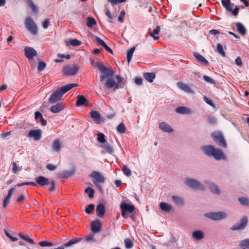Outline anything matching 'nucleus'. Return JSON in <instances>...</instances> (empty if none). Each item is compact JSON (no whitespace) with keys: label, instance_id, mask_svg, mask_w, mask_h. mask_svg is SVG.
Segmentation results:
<instances>
[{"label":"nucleus","instance_id":"47","mask_svg":"<svg viewBox=\"0 0 249 249\" xmlns=\"http://www.w3.org/2000/svg\"><path fill=\"white\" fill-rule=\"evenodd\" d=\"M69 43L72 46H77L81 44V42L76 38L70 40Z\"/></svg>","mask_w":249,"mask_h":249},{"label":"nucleus","instance_id":"19","mask_svg":"<svg viewBox=\"0 0 249 249\" xmlns=\"http://www.w3.org/2000/svg\"><path fill=\"white\" fill-rule=\"evenodd\" d=\"M101 223L99 220H95L91 225V229L93 232H98L101 230Z\"/></svg>","mask_w":249,"mask_h":249},{"label":"nucleus","instance_id":"53","mask_svg":"<svg viewBox=\"0 0 249 249\" xmlns=\"http://www.w3.org/2000/svg\"><path fill=\"white\" fill-rule=\"evenodd\" d=\"M125 12L124 11V10H122L120 12V15L118 18V21L120 22L123 23L124 22V18L125 17Z\"/></svg>","mask_w":249,"mask_h":249},{"label":"nucleus","instance_id":"52","mask_svg":"<svg viewBox=\"0 0 249 249\" xmlns=\"http://www.w3.org/2000/svg\"><path fill=\"white\" fill-rule=\"evenodd\" d=\"M94 210V205L93 204H89L86 209L85 212L89 214L93 212Z\"/></svg>","mask_w":249,"mask_h":249},{"label":"nucleus","instance_id":"64","mask_svg":"<svg viewBox=\"0 0 249 249\" xmlns=\"http://www.w3.org/2000/svg\"><path fill=\"white\" fill-rule=\"evenodd\" d=\"M135 83L137 85H141L142 84V79L141 77H136Z\"/></svg>","mask_w":249,"mask_h":249},{"label":"nucleus","instance_id":"20","mask_svg":"<svg viewBox=\"0 0 249 249\" xmlns=\"http://www.w3.org/2000/svg\"><path fill=\"white\" fill-rule=\"evenodd\" d=\"M64 107V104L62 103H57L56 105L52 106L50 110L52 112L56 113L61 111Z\"/></svg>","mask_w":249,"mask_h":249},{"label":"nucleus","instance_id":"42","mask_svg":"<svg viewBox=\"0 0 249 249\" xmlns=\"http://www.w3.org/2000/svg\"><path fill=\"white\" fill-rule=\"evenodd\" d=\"M74 173L73 170H71L70 171H64L61 174V177L62 178H68L70 177Z\"/></svg>","mask_w":249,"mask_h":249},{"label":"nucleus","instance_id":"34","mask_svg":"<svg viewBox=\"0 0 249 249\" xmlns=\"http://www.w3.org/2000/svg\"><path fill=\"white\" fill-rule=\"evenodd\" d=\"M235 25L237 27V31L239 34H241L242 35H246L247 33L246 29L241 23L237 22Z\"/></svg>","mask_w":249,"mask_h":249},{"label":"nucleus","instance_id":"46","mask_svg":"<svg viewBox=\"0 0 249 249\" xmlns=\"http://www.w3.org/2000/svg\"><path fill=\"white\" fill-rule=\"evenodd\" d=\"M117 130L118 132L121 133H124L125 132L126 130V127L124 124V123H120L117 126Z\"/></svg>","mask_w":249,"mask_h":249},{"label":"nucleus","instance_id":"45","mask_svg":"<svg viewBox=\"0 0 249 249\" xmlns=\"http://www.w3.org/2000/svg\"><path fill=\"white\" fill-rule=\"evenodd\" d=\"M39 245L42 247H51L53 246L55 244L52 242H48L46 241H43L39 242Z\"/></svg>","mask_w":249,"mask_h":249},{"label":"nucleus","instance_id":"24","mask_svg":"<svg viewBox=\"0 0 249 249\" xmlns=\"http://www.w3.org/2000/svg\"><path fill=\"white\" fill-rule=\"evenodd\" d=\"M160 27L157 26L155 29H154L152 32H148L147 33V36H150L152 37L155 40H157L159 39V36H158L160 32Z\"/></svg>","mask_w":249,"mask_h":249},{"label":"nucleus","instance_id":"29","mask_svg":"<svg viewBox=\"0 0 249 249\" xmlns=\"http://www.w3.org/2000/svg\"><path fill=\"white\" fill-rule=\"evenodd\" d=\"M90 115L97 123H99L101 120V115L98 111L92 110L90 112Z\"/></svg>","mask_w":249,"mask_h":249},{"label":"nucleus","instance_id":"22","mask_svg":"<svg viewBox=\"0 0 249 249\" xmlns=\"http://www.w3.org/2000/svg\"><path fill=\"white\" fill-rule=\"evenodd\" d=\"M120 208L124 209L126 212L132 213L134 212L135 207L134 205H130L125 202L122 203L120 205Z\"/></svg>","mask_w":249,"mask_h":249},{"label":"nucleus","instance_id":"4","mask_svg":"<svg viewBox=\"0 0 249 249\" xmlns=\"http://www.w3.org/2000/svg\"><path fill=\"white\" fill-rule=\"evenodd\" d=\"M89 177L92 178V182L97 189L100 192L103 193V190L101 184L105 182V177L100 173L95 171H92L89 175Z\"/></svg>","mask_w":249,"mask_h":249},{"label":"nucleus","instance_id":"35","mask_svg":"<svg viewBox=\"0 0 249 249\" xmlns=\"http://www.w3.org/2000/svg\"><path fill=\"white\" fill-rule=\"evenodd\" d=\"M61 146V145L60 141L58 140H55L53 142L52 148L53 151L58 152L60 150Z\"/></svg>","mask_w":249,"mask_h":249},{"label":"nucleus","instance_id":"37","mask_svg":"<svg viewBox=\"0 0 249 249\" xmlns=\"http://www.w3.org/2000/svg\"><path fill=\"white\" fill-rule=\"evenodd\" d=\"M239 246L241 249H249V238L242 240Z\"/></svg>","mask_w":249,"mask_h":249},{"label":"nucleus","instance_id":"58","mask_svg":"<svg viewBox=\"0 0 249 249\" xmlns=\"http://www.w3.org/2000/svg\"><path fill=\"white\" fill-rule=\"evenodd\" d=\"M25 198V197L24 195L20 194L18 197H17L16 201L17 202L19 203H22L23 201H24V199Z\"/></svg>","mask_w":249,"mask_h":249},{"label":"nucleus","instance_id":"54","mask_svg":"<svg viewBox=\"0 0 249 249\" xmlns=\"http://www.w3.org/2000/svg\"><path fill=\"white\" fill-rule=\"evenodd\" d=\"M50 187L49 189V190L50 192H53L55 190V183L54 180H52L50 182Z\"/></svg>","mask_w":249,"mask_h":249},{"label":"nucleus","instance_id":"33","mask_svg":"<svg viewBox=\"0 0 249 249\" xmlns=\"http://www.w3.org/2000/svg\"><path fill=\"white\" fill-rule=\"evenodd\" d=\"M144 78L149 82L151 83L156 77V75L153 72H145L143 74Z\"/></svg>","mask_w":249,"mask_h":249},{"label":"nucleus","instance_id":"59","mask_svg":"<svg viewBox=\"0 0 249 249\" xmlns=\"http://www.w3.org/2000/svg\"><path fill=\"white\" fill-rule=\"evenodd\" d=\"M50 20L49 18H46L42 23V27L44 29L48 28L50 24Z\"/></svg>","mask_w":249,"mask_h":249},{"label":"nucleus","instance_id":"31","mask_svg":"<svg viewBox=\"0 0 249 249\" xmlns=\"http://www.w3.org/2000/svg\"><path fill=\"white\" fill-rule=\"evenodd\" d=\"M18 235L25 241L27 242L32 245L35 244L34 240L32 238H30L28 234H24L21 232H19L18 233Z\"/></svg>","mask_w":249,"mask_h":249},{"label":"nucleus","instance_id":"21","mask_svg":"<svg viewBox=\"0 0 249 249\" xmlns=\"http://www.w3.org/2000/svg\"><path fill=\"white\" fill-rule=\"evenodd\" d=\"M205 183L206 184H209V188L213 193L218 195L220 194L221 192L217 185L213 183H209L207 181H205Z\"/></svg>","mask_w":249,"mask_h":249},{"label":"nucleus","instance_id":"16","mask_svg":"<svg viewBox=\"0 0 249 249\" xmlns=\"http://www.w3.org/2000/svg\"><path fill=\"white\" fill-rule=\"evenodd\" d=\"M36 183L41 186L47 185L50 183L49 180L48 178L43 176H39L36 178Z\"/></svg>","mask_w":249,"mask_h":249},{"label":"nucleus","instance_id":"8","mask_svg":"<svg viewBox=\"0 0 249 249\" xmlns=\"http://www.w3.org/2000/svg\"><path fill=\"white\" fill-rule=\"evenodd\" d=\"M185 183L190 187L200 190H204V187L197 180L186 178L184 181Z\"/></svg>","mask_w":249,"mask_h":249},{"label":"nucleus","instance_id":"40","mask_svg":"<svg viewBox=\"0 0 249 249\" xmlns=\"http://www.w3.org/2000/svg\"><path fill=\"white\" fill-rule=\"evenodd\" d=\"M135 50V47H133L131 48L127 53V61L128 63H129L131 61L133 56V53Z\"/></svg>","mask_w":249,"mask_h":249},{"label":"nucleus","instance_id":"30","mask_svg":"<svg viewBox=\"0 0 249 249\" xmlns=\"http://www.w3.org/2000/svg\"><path fill=\"white\" fill-rule=\"evenodd\" d=\"M194 56L204 65H207L208 61L201 55L198 53H197L195 52L194 53Z\"/></svg>","mask_w":249,"mask_h":249},{"label":"nucleus","instance_id":"10","mask_svg":"<svg viewBox=\"0 0 249 249\" xmlns=\"http://www.w3.org/2000/svg\"><path fill=\"white\" fill-rule=\"evenodd\" d=\"M205 216L213 220H220L225 218L227 214L224 212L209 213L205 214Z\"/></svg>","mask_w":249,"mask_h":249},{"label":"nucleus","instance_id":"57","mask_svg":"<svg viewBox=\"0 0 249 249\" xmlns=\"http://www.w3.org/2000/svg\"><path fill=\"white\" fill-rule=\"evenodd\" d=\"M203 100L204 101L207 103L208 104V105H209L210 106H212V107H213L214 106V104L212 101V100L211 99H210L209 98H208V97H207L206 96H204L203 97Z\"/></svg>","mask_w":249,"mask_h":249},{"label":"nucleus","instance_id":"11","mask_svg":"<svg viewBox=\"0 0 249 249\" xmlns=\"http://www.w3.org/2000/svg\"><path fill=\"white\" fill-rule=\"evenodd\" d=\"M222 4L227 11L232 12L234 16H237L238 14V7L236 6V7L233 9L234 4L231 3L230 0L226 1L225 2L222 1Z\"/></svg>","mask_w":249,"mask_h":249},{"label":"nucleus","instance_id":"50","mask_svg":"<svg viewBox=\"0 0 249 249\" xmlns=\"http://www.w3.org/2000/svg\"><path fill=\"white\" fill-rule=\"evenodd\" d=\"M124 244H125V246L127 249L131 248L133 245L132 241L128 238H126L125 239Z\"/></svg>","mask_w":249,"mask_h":249},{"label":"nucleus","instance_id":"17","mask_svg":"<svg viewBox=\"0 0 249 249\" xmlns=\"http://www.w3.org/2000/svg\"><path fill=\"white\" fill-rule=\"evenodd\" d=\"M106 212L105 207L104 204L100 203L96 207L97 215L100 218H103Z\"/></svg>","mask_w":249,"mask_h":249},{"label":"nucleus","instance_id":"48","mask_svg":"<svg viewBox=\"0 0 249 249\" xmlns=\"http://www.w3.org/2000/svg\"><path fill=\"white\" fill-rule=\"evenodd\" d=\"M97 140L102 144L107 142L105 138V135L102 133H98Z\"/></svg>","mask_w":249,"mask_h":249},{"label":"nucleus","instance_id":"14","mask_svg":"<svg viewBox=\"0 0 249 249\" xmlns=\"http://www.w3.org/2000/svg\"><path fill=\"white\" fill-rule=\"evenodd\" d=\"M28 136L34 138L35 141H38L41 138V131L40 129L32 130L29 131Z\"/></svg>","mask_w":249,"mask_h":249},{"label":"nucleus","instance_id":"7","mask_svg":"<svg viewBox=\"0 0 249 249\" xmlns=\"http://www.w3.org/2000/svg\"><path fill=\"white\" fill-rule=\"evenodd\" d=\"M79 69L78 64L67 65L63 67V72L67 76H73L75 75Z\"/></svg>","mask_w":249,"mask_h":249},{"label":"nucleus","instance_id":"13","mask_svg":"<svg viewBox=\"0 0 249 249\" xmlns=\"http://www.w3.org/2000/svg\"><path fill=\"white\" fill-rule=\"evenodd\" d=\"M16 189L15 187H13L9 190L8 194L3 201V207L5 208L7 207L8 204L9 203L11 197L13 194L15 193Z\"/></svg>","mask_w":249,"mask_h":249},{"label":"nucleus","instance_id":"49","mask_svg":"<svg viewBox=\"0 0 249 249\" xmlns=\"http://www.w3.org/2000/svg\"><path fill=\"white\" fill-rule=\"evenodd\" d=\"M122 171H123L124 174L127 177H129L131 175V171L130 169H129L128 168H127L125 165H124V167L122 169Z\"/></svg>","mask_w":249,"mask_h":249},{"label":"nucleus","instance_id":"9","mask_svg":"<svg viewBox=\"0 0 249 249\" xmlns=\"http://www.w3.org/2000/svg\"><path fill=\"white\" fill-rule=\"evenodd\" d=\"M248 221L247 217L244 216L242 217L239 222L235 223L231 228V230L232 231L243 230L247 226Z\"/></svg>","mask_w":249,"mask_h":249},{"label":"nucleus","instance_id":"12","mask_svg":"<svg viewBox=\"0 0 249 249\" xmlns=\"http://www.w3.org/2000/svg\"><path fill=\"white\" fill-rule=\"evenodd\" d=\"M25 55L29 60L37 55L36 51L32 47H25L24 48Z\"/></svg>","mask_w":249,"mask_h":249},{"label":"nucleus","instance_id":"44","mask_svg":"<svg viewBox=\"0 0 249 249\" xmlns=\"http://www.w3.org/2000/svg\"><path fill=\"white\" fill-rule=\"evenodd\" d=\"M87 20V25L89 27H92L96 24L95 19L89 17Z\"/></svg>","mask_w":249,"mask_h":249},{"label":"nucleus","instance_id":"61","mask_svg":"<svg viewBox=\"0 0 249 249\" xmlns=\"http://www.w3.org/2000/svg\"><path fill=\"white\" fill-rule=\"evenodd\" d=\"M12 165H13L12 170H13V172L15 174H17L18 172L19 171H20L21 170V169H18V166L16 162H14L13 163Z\"/></svg>","mask_w":249,"mask_h":249},{"label":"nucleus","instance_id":"55","mask_svg":"<svg viewBox=\"0 0 249 249\" xmlns=\"http://www.w3.org/2000/svg\"><path fill=\"white\" fill-rule=\"evenodd\" d=\"M204 80L207 82L210 83L211 84H215V81H214L213 79L207 75H204L203 77Z\"/></svg>","mask_w":249,"mask_h":249},{"label":"nucleus","instance_id":"26","mask_svg":"<svg viewBox=\"0 0 249 249\" xmlns=\"http://www.w3.org/2000/svg\"><path fill=\"white\" fill-rule=\"evenodd\" d=\"M101 147L108 154H112L114 152V149L112 146L107 142L102 144Z\"/></svg>","mask_w":249,"mask_h":249},{"label":"nucleus","instance_id":"51","mask_svg":"<svg viewBox=\"0 0 249 249\" xmlns=\"http://www.w3.org/2000/svg\"><path fill=\"white\" fill-rule=\"evenodd\" d=\"M46 64L43 61H39L38 63L37 70L39 71H43L46 68Z\"/></svg>","mask_w":249,"mask_h":249},{"label":"nucleus","instance_id":"32","mask_svg":"<svg viewBox=\"0 0 249 249\" xmlns=\"http://www.w3.org/2000/svg\"><path fill=\"white\" fill-rule=\"evenodd\" d=\"M176 111L179 114H189L191 112V110L185 107H179L176 108Z\"/></svg>","mask_w":249,"mask_h":249},{"label":"nucleus","instance_id":"27","mask_svg":"<svg viewBox=\"0 0 249 249\" xmlns=\"http://www.w3.org/2000/svg\"><path fill=\"white\" fill-rule=\"evenodd\" d=\"M160 209L164 212H170L172 209V206L165 202H160L159 205Z\"/></svg>","mask_w":249,"mask_h":249},{"label":"nucleus","instance_id":"62","mask_svg":"<svg viewBox=\"0 0 249 249\" xmlns=\"http://www.w3.org/2000/svg\"><path fill=\"white\" fill-rule=\"evenodd\" d=\"M46 168L50 171H54L56 169V166L52 163H49L47 165Z\"/></svg>","mask_w":249,"mask_h":249},{"label":"nucleus","instance_id":"39","mask_svg":"<svg viewBox=\"0 0 249 249\" xmlns=\"http://www.w3.org/2000/svg\"><path fill=\"white\" fill-rule=\"evenodd\" d=\"M172 198L175 203L177 205L181 206L183 204L184 201L183 198L175 196H172Z\"/></svg>","mask_w":249,"mask_h":249},{"label":"nucleus","instance_id":"43","mask_svg":"<svg viewBox=\"0 0 249 249\" xmlns=\"http://www.w3.org/2000/svg\"><path fill=\"white\" fill-rule=\"evenodd\" d=\"M240 203L244 206H249V199L245 197H241L238 198Z\"/></svg>","mask_w":249,"mask_h":249},{"label":"nucleus","instance_id":"1","mask_svg":"<svg viewBox=\"0 0 249 249\" xmlns=\"http://www.w3.org/2000/svg\"><path fill=\"white\" fill-rule=\"evenodd\" d=\"M96 66L100 72L103 73V75L100 76V81L103 83L106 78L107 79L105 83L107 88L108 89L112 88L118 89L122 87L119 84L122 82L123 78L119 75L116 76V79L117 80V83H116L115 81L111 78L114 74L112 69H109L106 67L103 62H97L96 63Z\"/></svg>","mask_w":249,"mask_h":249},{"label":"nucleus","instance_id":"15","mask_svg":"<svg viewBox=\"0 0 249 249\" xmlns=\"http://www.w3.org/2000/svg\"><path fill=\"white\" fill-rule=\"evenodd\" d=\"M82 240V237H76V238H72L71 240H70L68 242L64 243L63 244L64 247L66 248L72 247L74 246V245L77 244L79 242H80Z\"/></svg>","mask_w":249,"mask_h":249},{"label":"nucleus","instance_id":"28","mask_svg":"<svg viewBox=\"0 0 249 249\" xmlns=\"http://www.w3.org/2000/svg\"><path fill=\"white\" fill-rule=\"evenodd\" d=\"M177 86L179 89L188 93H191L193 92L192 90L190 89L189 86L186 84L182 82H178Z\"/></svg>","mask_w":249,"mask_h":249},{"label":"nucleus","instance_id":"60","mask_svg":"<svg viewBox=\"0 0 249 249\" xmlns=\"http://www.w3.org/2000/svg\"><path fill=\"white\" fill-rule=\"evenodd\" d=\"M235 64L241 67L243 65L242 61L240 56H238L235 60Z\"/></svg>","mask_w":249,"mask_h":249},{"label":"nucleus","instance_id":"25","mask_svg":"<svg viewBox=\"0 0 249 249\" xmlns=\"http://www.w3.org/2000/svg\"><path fill=\"white\" fill-rule=\"evenodd\" d=\"M159 128L162 130L169 133L173 131L172 127L165 122H161L159 124Z\"/></svg>","mask_w":249,"mask_h":249},{"label":"nucleus","instance_id":"23","mask_svg":"<svg viewBox=\"0 0 249 249\" xmlns=\"http://www.w3.org/2000/svg\"><path fill=\"white\" fill-rule=\"evenodd\" d=\"M204 232L200 230H196L193 232L192 233V237L196 240H200L201 239H202L204 237Z\"/></svg>","mask_w":249,"mask_h":249},{"label":"nucleus","instance_id":"3","mask_svg":"<svg viewBox=\"0 0 249 249\" xmlns=\"http://www.w3.org/2000/svg\"><path fill=\"white\" fill-rule=\"evenodd\" d=\"M202 150L207 156H212L216 160H225L226 157L222 151L215 148L212 145H206L202 147Z\"/></svg>","mask_w":249,"mask_h":249},{"label":"nucleus","instance_id":"41","mask_svg":"<svg viewBox=\"0 0 249 249\" xmlns=\"http://www.w3.org/2000/svg\"><path fill=\"white\" fill-rule=\"evenodd\" d=\"M85 193L87 194V195H88L89 197L90 198H92L94 196V190L91 188V187H87L85 190Z\"/></svg>","mask_w":249,"mask_h":249},{"label":"nucleus","instance_id":"56","mask_svg":"<svg viewBox=\"0 0 249 249\" xmlns=\"http://www.w3.org/2000/svg\"><path fill=\"white\" fill-rule=\"evenodd\" d=\"M126 0H108V1L111 3L112 5L117 4L118 3L125 2Z\"/></svg>","mask_w":249,"mask_h":249},{"label":"nucleus","instance_id":"63","mask_svg":"<svg viewBox=\"0 0 249 249\" xmlns=\"http://www.w3.org/2000/svg\"><path fill=\"white\" fill-rule=\"evenodd\" d=\"M95 40L102 47L104 46L106 43L98 36H95Z\"/></svg>","mask_w":249,"mask_h":249},{"label":"nucleus","instance_id":"6","mask_svg":"<svg viewBox=\"0 0 249 249\" xmlns=\"http://www.w3.org/2000/svg\"><path fill=\"white\" fill-rule=\"evenodd\" d=\"M25 25L27 30L33 35L37 34V28L34 20L30 17H27L25 20Z\"/></svg>","mask_w":249,"mask_h":249},{"label":"nucleus","instance_id":"5","mask_svg":"<svg viewBox=\"0 0 249 249\" xmlns=\"http://www.w3.org/2000/svg\"><path fill=\"white\" fill-rule=\"evenodd\" d=\"M213 141L219 145L224 148L227 147L226 141L223 134L220 131H214L211 134Z\"/></svg>","mask_w":249,"mask_h":249},{"label":"nucleus","instance_id":"38","mask_svg":"<svg viewBox=\"0 0 249 249\" xmlns=\"http://www.w3.org/2000/svg\"><path fill=\"white\" fill-rule=\"evenodd\" d=\"M215 51L218 53L221 54L222 56L225 57L226 56V53L223 49V47L220 43L217 44Z\"/></svg>","mask_w":249,"mask_h":249},{"label":"nucleus","instance_id":"36","mask_svg":"<svg viewBox=\"0 0 249 249\" xmlns=\"http://www.w3.org/2000/svg\"><path fill=\"white\" fill-rule=\"evenodd\" d=\"M27 3L33 13L36 14L38 12V9L37 6L34 3L32 0H26Z\"/></svg>","mask_w":249,"mask_h":249},{"label":"nucleus","instance_id":"2","mask_svg":"<svg viewBox=\"0 0 249 249\" xmlns=\"http://www.w3.org/2000/svg\"><path fill=\"white\" fill-rule=\"evenodd\" d=\"M78 86L77 84L71 83L67 84L64 86L62 87L60 89H58L51 95L49 99V102L51 104L54 103L57 101L61 100L62 96L74 87Z\"/></svg>","mask_w":249,"mask_h":249},{"label":"nucleus","instance_id":"18","mask_svg":"<svg viewBox=\"0 0 249 249\" xmlns=\"http://www.w3.org/2000/svg\"><path fill=\"white\" fill-rule=\"evenodd\" d=\"M77 100L76 101V105L77 106H84L85 107L88 106L89 101L83 95H78Z\"/></svg>","mask_w":249,"mask_h":249}]
</instances>
